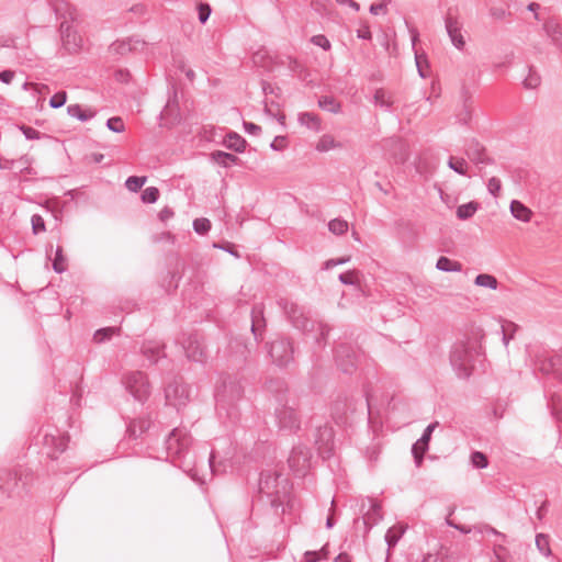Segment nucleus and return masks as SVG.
Wrapping results in <instances>:
<instances>
[{
	"instance_id": "nucleus-59",
	"label": "nucleus",
	"mask_w": 562,
	"mask_h": 562,
	"mask_svg": "<svg viewBox=\"0 0 562 562\" xmlns=\"http://www.w3.org/2000/svg\"><path fill=\"white\" fill-rule=\"evenodd\" d=\"M198 12H199V21L202 23V24H205L206 21L209 20L210 15H211V5L209 3H200L199 7H198Z\"/></svg>"
},
{
	"instance_id": "nucleus-49",
	"label": "nucleus",
	"mask_w": 562,
	"mask_h": 562,
	"mask_svg": "<svg viewBox=\"0 0 562 562\" xmlns=\"http://www.w3.org/2000/svg\"><path fill=\"white\" fill-rule=\"evenodd\" d=\"M159 198V190L156 187L146 188L140 195V199L144 203L153 204L157 202Z\"/></svg>"
},
{
	"instance_id": "nucleus-32",
	"label": "nucleus",
	"mask_w": 562,
	"mask_h": 562,
	"mask_svg": "<svg viewBox=\"0 0 562 562\" xmlns=\"http://www.w3.org/2000/svg\"><path fill=\"white\" fill-rule=\"evenodd\" d=\"M313 330H316L315 335V342L321 347L324 348L327 342L328 335L331 330V327L322 321L315 322V327Z\"/></svg>"
},
{
	"instance_id": "nucleus-45",
	"label": "nucleus",
	"mask_w": 562,
	"mask_h": 562,
	"mask_svg": "<svg viewBox=\"0 0 562 562\" xmlns=\"http://www.w3.org/2000/svg\"><path fill=\"white\" fill-rule=\"evenodd\" d=\"M119 330V328L116 327H104V328H100L98 329L94 335H93V340L95 342H104L109 339H111V337Z\"/></svg>"
},
{
	"instance_id": "nucleus-60",
	"label": "nucleus",
	"mask_w": 562,
	"mask_h": 562,
	"mask_svg": "<svg viewBox=\"0 0 562 562\" xmlns=\"http://www.w3.org/2000/svg\"><path fill=\"white\" fill-rule=\"evenodd\" d=\"M19 128L27 139H38L41 137V132L31 126L20 125Z\"/></svg>"
},
{
	"instance_id": "nucleus-5",
	"label": "nucleus",
	"mask_w": 562,
	"mask_h": 562,
	"mask_svg": "<svg viewBox=\"0 0 562 562\" xmlns=\"http://www.w3.org/2000/svg\"><path fill=\"white\" fill-rule=\"evenodd\" d=\"M269 389L279 392L278 402L279 406L276 407V419L281 430L294 432L300 429L301 419L296 412L295 404H290L285 400L283 391H286L285 383L282 380L270 381Z\"/></svg>"
},
{
	"instance_id": "nucleus-55",
	"label": "nucleus",
	"mask_w": 562,
	"mask_h": 562,
	"mask_svg": "<svg viewBox=\"0 0 562 562\" xmlns=\"http://www.w3.org/2000/svg\"><path fill=\"white\" fill-rule=\"evenodd\" d=\"M106 126L114 133H122L125 130L124 122L120 116L110 117L106 121Z\"/></svg>"
},
{
	"instance_id": "nucleus-35",
	"label": "nucleus",
	"mask_w": 562,
	"mask_h": 562,
	"mask_svg": "<svg viewBox=\"0 0 562 562\" xmlns=\"http://www.w3.org/2000/svg\"><path fill=\"white\" fill-rule=\"evenodd\" d=\"M480 204L475 201H471L464 204H461L457 207V216L459 220L465 221L471 218L475 212L479 210Z\"/></svg>"
},
{
	"instance_id": "nucleus-46",
	"label": "nucleus",
	"mask_w": 562,
	"mask_h": 562,
	"mask_svg": "<svg viewBox=\"0 0 562 562\" xmlns=\"http://www.w3.org/2000/svg\"><path fill=\"white\" fill-rule=\"evenodd\" d=\"M67 112L70 116L76 117L81 122H86L94 115V113L86 114L79 104L68 105Z\"/></svg>"
},
{
	"instance_id": "nucleus-56",
	"label": "nucleus",
	"mask_w": 562,
	"mask_h": 562,
	"mask_svg": "<svg viewBox=\"0 0 562 562\" xmlns=\"http://www.w3.org/2000/svg\"><path fill=\"white\" fill-rule=\"evenodd\" d=\"M392 2V0H382L380 3H372L369 8V12L373 15L386 14L387 5Z\"/></svg>"
},
{
	"instance_id": "nucleus-18",
	"label": "nucleus",
	"mask_w": 562,
	"mask_h": 562,
	"mask_svg": "<svg viewBox=\"0 0 562 562\" xmlns=\"http://www.w3.org/2000/svg\"><path fill=\"white\" fill-rule=\"evenodd\" d=\"M537 368L543 374H553L558 381L562 382V353L539 359Z\"/></svg>"
},
{
	"instance_id": "nucleus-14",
	"label": "nucleus",
	"mask_w": 562,
	"mask_h": 562,
	"mask_svg": "<svg viewBox=\"0 0 562 562\" xmlns=\"http://www.w3.org/2000/svg\"><path fill=\"white\" fill-rule=\"evenodd\" d=\"M59 33L63 48L68 54L78 53L82 47V37L69 21H61Z\"/></svg>"
},
{
	"instance_id": "nucleus-33",
	"label": "nucleus",
	"mask_w": 562,
	"mask_h": 562,
	"mask_svg": "<svg viewBox=\"0 0 562 562\" xmlns=\"http://www.w3.org/2000/svg\"><path fill=\"white\" fill-rule=\"evenodd\" d=\"M436 268L443 272H460L462 270V265L459 261L441 256L436 262Z\"/></svg>"
},
{
	"instance_id": "nucleus-51",
	"label": "nucleus",
	"mask_w": 562,
	"mask_h": 562,
	"mask_svg": "<svg viewBox=\"0 0 562 562\" xmlns=\"http://www.w3.org/2000/svg\"><path fill=\"white\" fill-rule=\"evenodd\" d=\"M193 229L200 235H205L211 229V222L205 217L195 218L193 221Z\"/></svg>"
},
{
	"instance_id": "nucleus-1",
	"label": "nucleus",
	"mask_w": 562,
	"mask_h": 562,
	"mask_svg": "<svg viewBox=\"0 0 562 562\" xmlns=\"http://www.w3.org/2000/svg\"><path fill=\"white\" fill-rule=\"evenodd\" d=\"M288 479L279 473L261 472L259 479V493L266 495L271 509L278 518L292 514L296 509V499L291 493Z\"/></svg>"
},
{
	"instance_id": "nucleus-62",
	"label": "nucleus",
	"mask_w": 562,
	"mask_h": 562,
	"mask_svg": "<svg viewBox=\"0 0 562 562\" xmlns=\"http://www.w3.org/2000/svg\"><path fill=\"white\" fill-rule=\"evenodd\" d=\"M490 15L495 20H504L510 12L502 7H492L490 9Z\"/></svg>"
},
{
	"instance_id": "nucleus-17",
	"label": "nucleus",
	"mask_w": 562,
	"mask_h": 562,
	"mask_svg": "<svg viewBox=\"0 0 562 562\" xmlns=\"http://www.w3.org/2000/svg\"><path fill=\"white\" fill-rule=\"evenodd\" d=\"M445 25L453 46L459 50H462L465 46V41L461 33L462 24L454 15L451 14L450 10L445 18Z\"/></svg>"
},
{
	"instance_id": "nucleus-12",
	"label": "nucleus",
	"mask_w": 562,
	"mask_h": 562,
	"mask_svg": "<svg viewBox=\"0 0 562 562\" xmlns=\"http://www.w3.org/2000/svg\"><path fill=\"white\" fill-rule=\"evenodd\" d=\"M335 361L341 372L352 374L357 368L358 353L351 345L340 342L335 348Z\"/></svg>"
},
{
	"instance_id": "nucleus-31",
	"label": "nucleus",
	"mask_w": 562,
	"mask_h": 562,
	"mask_svg": "<svg viewBox=\"0 0 562 562\" xmlns=\"http://www.w3.org/2000/svg\"><path fill=\"white\" fill-rule=\"evenodd\" d=\"M149 426L150 420L147 418L133 419L127 427V431L130 437L136 439L138 436L145 432Z\"/></svg>"
},
{
	"instance_id": "nucleus-21",
	"label": "nucleus",
	"mask_w": 562,
	"mask_h": 562,
	"mask_svg": "<svg viewBox=\"0 0 562 562\" xmlns=\"http://www.w3.org/2000/svg\"><path fill=\"white\" fill-rule=\"evenodd\" d=\"M251 333L256 341L263 339V333L266 329V319L263 316V306L256 304L251 308Z\"/></svg>"
},
{
	"instance_id": "nucleus-30",
	"label": "nucleus",
	"mask_w": 562,
	"mask_h": 562,
	"mask_svg": "<svg viewBox=\"0 0 562 562\" xmlns=\"http://www.w3.org/2000/svg\"><path fill=\"white\" fill-rule=\"evenodd\" d=\"M143 356L151 363H157L161 356H165L162 347L157 344L148 342L142 346Z\"/></svg>"
},
{
	"instance_id": "nucleus-29",
	"label": "nucleus",
	"mask_w": 562,
	"mask_h": 562,
	"mask_svg": "<svg viewBox=\"0 0 562 562\" xmlns=\"http://www.w3.org/2000/svg\"><path fill=\"white\" fill-rule=\"evenodd\" d=\"M510 213L515 218L521 222H529L532 215L531 210L518 200L510 202Z\"/></svg>"
},
{
	"instance_id": "nucleus-22",
	"label": "nucleus",
	"mask_w": 562,
	"mask_h": 562,
	"mask_svg": "<svg viewBox=\"0 0 562 562\" xmlns=\"http://www.w3.org/2000/svg\"><path fill=\"white\" fill-rule=\"evenodd\" d=\"M145 42L139 38L130 37L122 41H116L111 44L110 50L116 55H126L131 52L143 49Z\"/></svg>"
},
{
	"instance_id": "nucleus-3",
	"label": "nucleus",
	"mask_w": 562,
	"mask_h": 562,
	"mask_svg": "<svg viewBox=\"0 0 562 562\" xmlns=\"http://www.w3.org/2000/svg\"><path fill=\"white\" fill-rule=\"evenodd\" d=\"M245 379L240 373L225 374L215 390L216 408L225 411L229 418L236 417V405L244 397Z\"/></svg>"
},
{
	"instance_id": "nucleus-57",
	"label": "nucleus",
	"mask_w": 562,
	"mask_h": 562,
	"mask_svg": "<svg viewBox=\"0 0 562 562\" xmlns=\"http://www.w3.org/2000/svg\"><path fill=\"white\" fill-rule=\"evenodd\" d=\"M66 101H67L66 91H58L50 98L49 105L53 109H58V108H61L66 103Z\"/></svg>"
},
{
	"instance_id": "nucleus-63",
	"label": "nucleus",
	"mask_w": 562,
	"mask_h": 562,
	"mask_svg": "<svg viewBox=\"0 0 562 562\" xmlns=\"http://www.w3.org/2000/svg\"><path fill=\"white\" fill-rule=\"evenodd\" d=\"M311 42L314 45L319 46V47H322L325 50H328L330 48V42L328 41V38L325 35H322V34L321 35H314L311 38Z\"/></svg>"
},
{
	"instance_id": "nucleus-13",
	"label": "nucleus",
	"mask_w": 562,
	"mask_h": 562,
	"mask_svg": "<svg viewBox=\"0 0 562 562\" xmlns=\"http://www.w3.org/2000/svg\"><path fill=\"white\" fill-rule=\"evenodd\" d=\"M70 437L68 434H60L59 430H55V432L46 431L43 435V447L46 449V454L52 460H56L59 454H61L68 446Z\"/></svg>"
},
{
	"instance_id": "nucleus-25",
	"label": "nucleus",
	"mask_w": 562,
	"mask_h": 562,
	"mask_svg": "<svg viewBox=\"0 0 562 562\" xmlns=\"http://www.w3.org/2000/svg\"><path fill=\"white\" fill-rule=\"evenodd\" d=\"M223 145L236 153H243L246 149L247 140L236 132H229L223 140Z\"/></svg>"
},
{
	"instance_id": "nucleus-15",
	"label": "nucleus",
	"mask_w": 562,
	"mask_h": 562,
	"mask_svg": "<svg viewBox=\"0 0 562 562\" xmlns=\"http://www.w3.org/2000/svg\"><path fill=\"white\" fill-rule=\"evenodd\" d=\"M315 446L323 459L331 457L334 451V430L330 426L324 425L316 428Z\"/></svg>"
},
{
	"instance_id": "nucleus-11",
	"label": "nucleus",
	"mask_w": 562,
	"mask_h": 562,
	"mask_svg": "<svg viewBox=\"0 0 562 562\" xmlns=\"http://www.w3.org/2000/svg\"><path fill=\"white\" fill-rule=\"evenodd\" d=\"M288 464L291 471L299 477L306 475L312 464V452L303 445L294 446L289 459Z\"/></svg>"
},
{
	"instance_id": "nucleus-2",
	"label": "nucleus",
	"mask_w": 562,
	"mask_h": 562,
	"mask_svg": "<svg viewBox=\"0 0 562 562\" xmlns=\"http://www.w3.org/2000/svg\"><path fill=\"white\" fill-rule=\"evenodd\" d=\"M483 338L484 330L481 327H472L463 339L452 346L450 363L459 378L468 379L472 375L474 363L482 355Z\"/></svg>"
},
{
	"instance_id": "nucleus-50",
	"label": "nucleus",
	"mask_w": 562,
	"mask_h": 562,
	"mask_svg": "<svg viewBox=\"0 0 562 562\" xmlns=\"http://www.w3.org/2000/svg\"><path fill=\"white\" fill-rule=\"evenodd\" d=\"M518 326L513 322H506L502 325L503 333V342L505 346L509 344V340L514 338V333L517 330Z\"/></svg>"
},
{
	"instance_id": "nucleus-8",
	"label": "nucleus",
	"mask_w": 562,
	"mask_h": 562,
	"mask_svg": "<svg viewBox=\"0 0 562 562\" xmlns=\"http://www.w3.org/2000/svg\"><path fill=\"white\" fill-rule=\"evenodd\" d=\"M272 361L281 368L288 367L294 360V342L289 337H277L269 347Z\"/></svg>"
},
{
	"instance_id": "nucleus-9",
	"label": "nucleus",
	"mask_w": 562,
	"mask_h": 562,
	"mask_svg": "<svg viewBox=\"0 0 562 562\" xmlns=\"http://www.w3.org/2000/svg\"><path fill=\"white\" fill-rule=\"evenodd\" d=\"M356 400L347 394H338L330 406V416L339 426L349 424L351 415L356 412Z\"/></svg>"
},
{
	"instance_id": "nucleus-47",
	"label": "nucleus",
	"mask_w": 562,
	"mask_h": 562,
	"mask_svg": "<svg viewBox=\"0 0 562 562\" xmlns=\"http://www.w3.org/2000/svg\"><path fill=\"white\" fill-rule=\"evenodd\" d=\"M147 177L131 176L125 181V187L131 192H137L146 183Z\"/></svg>"
},
{
	"instance_id": "nucleus-43",
	"label": "nucleus",
	"mask_w": 562,
	"mask_h": 562,
	"mask_svg": "<svg viewBox=\"0 0 562 562\" xmlns=\"http://www.w3.org/2000/svg\"><path fill=\"white\" fill-rule=\"evenodd\" d=\"M328 229L334 235H344L348 231V222L342 218H334L329 221Z\"/></svg>"
},
{
	"instance_id": "nucleus-42",
	"label": "nucleus",
	"mask_w": 562,
	"mask_h": 562,
	"mask_svg": "<svg viewBox=\"0 0 562 562\" xmlns=\"http://www.w3.org/2000/svg\"><path fill=\"white\" fill-rule=\"evenodd\" d=\"M540 83H541L540 75L537 72V70L532 66H530L528 76L524 80V87L526 89H536L540 86Z\"/></svg>"
},
{
	"instance_id": "nucleus-27",
	"label": "nucleus",
	"mask_w": 562,
	"mask_h": 562,
	"mask_svg": "<svg viewBox=\"0 0 562 562\" xmlns=\"http://www.w3.org/2000/svg\"><path fill=\"white\" fill-rule=\"evenodd\" d=\"M211 159L215 164H217L224 168H228L234 165H238L240 162V159L236 155H233V154L226 153V151H222V150H215V151L211 153Z\"/></svg>"
},
{
	"instance_id": "nucleus-36",
	"label": "nucleus",
	"mask_w": 562,
	"mask_h": 562,
	"mask_svg": "<svg viewBox=\"0 0 562 562\" xmlns=\"http://www.w3.org/2000/svg\"><path fill=\"white\" fill-rule=\"evenodd\" d=\"M340 147H341V144L336 142L331 135L325 134L319 138L315 148L317 151L324 153V151H328L330 149L340 148Z\"/></svg>"
},
{
	"instance_id": "nucleus-44",
	"label": "nucleus",
	"mask_w": 562,
	"mask_h": 562,
	"mask_svg": "<svg viewBox=\"0 0 562 562\" xmlns=\"http://www.w3.org/2000/svg\"><path fill=\"white\" fill-rule=\"evenodd\" d=\"M536 547L546 557L551 554L549 536L544 533H538L536 536Z\"/></svg>"
},
{
	"instance_id": "nucleus-34",
	"label": "nucleus",
	"mask_w": 562,
	"mask_h": 562,
	"mask_svg": "<svg viewBox=\"0 0 562 562\" xmlns=\"http://www.w3.org/2000/svg\"><path fill=\"white\" fill-rule=\"evenodd\" d=\"M299 122L307 128L318 132L321 130V119L312 112H302L299 114Z\"/></svg>"
},
{
	"instance_id": "nucleus-26",
	"label": "nucleus",
	"mask_w": 562,
	"mask_h": 562,
	"mask_svg": "<svg viewBox=\"0 0 562 562\" xmlns=\"http://www.w3.org/2000/svg\"><path fill=\"white\" fill-rule=\"evenodd\" d=\"M461 97L463 99V109L458 114V121L461 124L467 125L471 121L472 100H471L470 92L465 86L462 87Z\"/></svg>"
},
{
	"instance_id": "nucleus-52",
	"label": "nucleus",
	"mask_w": 562,
	"mask_h": 562,
	"mask_svg": "<svg viewBox=\"0 0 562 562\" xmlns=\"http://www.w3.org/2000/svg\"><path fill=\"white\" fill-rule=\"evenodd\" d=\"M359 271L349 270L347 272L340 273L338 279L342 284L353 285L358 282Z\"/></svg>"
},
{
	"instance_id": "nucleus-4",
	"label": "nucleus",
	"mask_w": 562,
	"mask_h": 562,
	"mask_svg": "<svg viewBox=\"0 0 562 562\" xmlns=\"http://www.w3.org/2000/svg\"><path fill=\"white\" fill-rule=\"evenodd\" d=\"M192 438L186 429L175 428L165 441L167 454L186 472L193 470L195 456L191 450Z\"/></svg>"
},
{
	"instance_id": "nucleus-7",
	"label": "nucleus",
	"mask_w": 562,
	"mask_h": 562,
	"mask_svg": "<svg viewBox=\"0 0 562 562\" xmlns=\"http://www.w3.org/2000/svg\"><path fill=\"white\" fill-rule=\"evenodd\" d=\"M126 391L139 403H145L151 393L150 383L146 373L131 371L123 376Z\"/></svg>"
},
{
	"instance_id": "nucleus-19",
	"label": "nucleus",
	"mask_w": 562,
	"mask_h": 562,
	"mask_svg": "<svg viewBox=\"0 0 562 562\" xmlns=\"http://www.w3.org/2000/svg\"><path fill=\"white\" fill-rule=\"evenodd\" d=\"M49 5L57 20L74 23L77 19L76 9L66 0H50Z\"/></svg>"
},
{
	"instance_id": "nucleus-24",
	"label": "nucleus",
	"mask_w": 562,
	"mask_h": 562,
	"mask_svg": "<svg viewBox=\"0 0 562 562\" xmlns=\"http://www.w3.org/2000/svg\"><path fill=\"white\" fill-rule=\"evenodd\" d=\"M543 30L552 44L562 49V31L559 23L554 19H549L543 23Z\"/></svg>"
},
{
	"instance_id": "nucleus-23",
	"label": "nucleus",
	"mask_w": 562,
	"mask_h": 562,
	"mask_svg": "<svg viewBox=\"0 0 562 562\" xmlns=\"http://www.w3.org/2000/svg\"><path fill=\"white\" fill-rule=\"evenodd\" d=\"M369 508L362 517V524L364 526V533H368L370 529L382 519V507L372 498L368 499Z\"/></svg>"
},
{
	"instance_id": "nucleus-38",
	"label": "nucleus",
	"mask_w": 562,
	"mask_h": 562,
	"mask_svg": "<svg viewBox=\"0 0 562 562\" xmlns=\"http://www.w3.org/2000/svg\"><path fill=\"white\" fill-rule=\"evenodd\" d=\"M318 106L330 113H338L341 110V105L336 101L334 97L323 95L318 100Z\"/></svg>"
},
{
	"instance_id": "nucleus-64",
	"label": "nucleus",
	"mask_w": 562,
	"mask_h": 562,
	"mask_svg": "<svg viewBox=\"0 0 562 562\" xmlns=\"http://www.w3.org/2000/svg\"><path fill=\"white\" fill-rule=\"evenodd\" d=\"M243 126H244L245 132L250 135L258 136L261 133V126H259L252 122L244 121Z\"/></svg>"
},
{
	"instance_id": "nucleus-58",
	"label": "nucleus",
	"mask_w": 562,
	"mask_h": 562,
	"mask_svg": "<svg viewBox=\"0 0 562 562\" xmlns=\"http://www.w3.org/2000/svg\"><path fill=\"white\" fill-rule=\"evenodd\" d=\"M437 426H438V422H435V423L429 424V425L425 428V430H424V432H423L422 437L418 439V440H419V445H423V446H426V445H427V446H429V441H430V438H431V434H432V431L435 430V428H436Z\"/></svg>"
},
{
	"instance_id": "nucleus-54",
	"label": "nucleus",
	"mask_w": 562,
	"mask_h": 562,
	"mask_svg": "<svg viewBox=\"0 0 562 562\" xmlns=\"http://www.w3.org/2000/svg\"><path fill=\"white\" fill-rule=\"evenodd\" d=\"M385 95L386 93L383 89H376L373 99L376 105L389 110L392 105V102L386 100Z\"/></svg>"
},
{
	"instance_id": "nucleus-16",
	"label": "nucleus",
	"mask_w": 562,
	"mask_h": 562,
	"mask_svg": "<svg viewBox=\"0 0 562 562\" xmlns=\"http://www.w3.org/2000/svg\"><path fill=\"white\" fill-rule=\"evenodd\" d=\"M464 154L475 165H492L494 159L487 156L486 148L476 138L467 139L464 143Z\"/></svg>"
},
{
	"instance_id": "nucleus-48",
	"label": "nucleus",
	"mask_w": 562,
	"mask_h": 562,
	"mask_svg": "<svg viewBox=\"0 0 562 562\" xmlns=\"http://www.w3.org/2000/svg\"><path fill=\"white\" fill-rule=\"evenodd\" d=\"M471 463L476 469H485L488 465L487 456L481 451H473L471 453Z\"/></svg>"
},
{
	"instance_id": "nucleus-20",
	"label": "nucleus",
	"mask_w": 562,
	"mask_h": 562,
	"mask_svg": "<svg viewBox=\"0 0 562 562\" xmlns=\"http://www.w3.org/2000/svg\"><path fill=\"white\" fill-rule=\"evenodd\" d=\"M183 349L186 351L188 359L192 361L203 362L206 358L204 346L195 335H191L188 337V339L183 344Z\"/></svg>"
},
{
	"instance_id": "nucleus-41",
	"label": "nucleus",
	"mask_w": 562,
	"mask_h": 562,
	"mask_svg": "<svg viewBox=\"0 0 562 562\" xmlns=\"http://www.w3.org/2000/svg\"><path fill=\"white\" fill-rule=\"evenodd\" d=\"M66 257L64 256L63 247L57 246L55 258L53 260V270L56 273H63L67 269Z\"/></svg>"
},
{
	"instance_id": "nucleus-37",
	"label": "nucleus",
	"mask_w": 562,
	"mask_h": 562,
	"mask_svg": "<svg viewBox=\"0 0 562 562\" xmlns=\"http://www.w3.org/2000/svg\"><path fill=\"white\" fill-rule=\"evenodd\" d=\"M165 116H170L173 120H177L179 116V104L177 100V90L173 89L172 97H169V100L161 113Z\"/></svg>"
},
{
	"instance_id": "nucleus-61",
	"label": "nucleus",
	"mask_w": 562,
	"mask_h": 562,
	"mask_svg": "<svg viewBox=\"0 0 562 562\" xmlns=\"http://www.w3.org/2000/svg\"><path fill=\"white\" fill-rule=\"evenodd\" d=\"M501 188H502V184H501V180L496 177H492L488 182H487V189H488V192L493 195V196H498L499 194V191H501Z\"/></svg>"
},
{
	"instance_id": "nucleus-28",
	"label": "nucleus",
	"mask_w": 562,
	"mask_h": 562,
	"mask_svg": "<svg viewBox=\"0 0 562 562\" xmlns=\"http://www.w3.org/2000/svg\"><path fill=\"white\" fill-rule=\"evenodd\" d=\"M404 532L405 528L401 525H395L387 529L385 533V542L387 544L386 559H389L391 549H393L397 544L398 540L402 538Z\"/></svg>"
},
{
	"instance_id": "nucleus-10",
	"label": "nucleus",
	"mask_w": 562,
	"mask_h": 562,
	"mask_svg": "<svg viewBox=\"0 0 562 562\" xmlns=\"http://www.w3.org/2000/svg\"><path fill=\"white\" fill-rule=\"evenodd\" d=\"M166 404L180 408L190 401V387L182 378H175L165 387Z\"/></svg>"
},
{
	"instance_id": "nucleus-40",
	"label": "nucleus",
	"mask_w": 562,
	"mask_h": 562,
	"mask_svg": "<svg viewBox=\"0 0 562 562\" xmlns=\"http://www.w3.org/2000/svg\"><path fill=\"white\" fill-rule=\"evenodd\" d=\"M474 284L477 286L488 288L491 290H496L498 285L497 279L487 273H481L475 277Z\"/></svg>"
},
{
	"instance_id": "nucleus-39",
	"label": "nucleus",
	"mask_w": 562,
	"mask_h": 562,
	"mask_svg": "<svg viewBox=\"0 0 562 562\" xmlns=\"http://www.w3.org/2000/svg\"><path fill=\"white\" fill-rule=\"evenodd\" d=\"M448 167L452 169L454 172L461 176L468 175V162L462 157L451 156L448 160Z\"/></svg>"
},
{
	"instance_id": "nucleus-6",
	"label": "nucleus",
	"mask_w": 562,
	"mask_h": 562,
	"mask_svg": "<svg viewBox=\"0 0 562 562\" xmlns=\"http://www.w3.org/2000/svg\"><path fill=\"white\" fill-rule=\"evenodd\" d=\"M278 305L294 328L303 333L313 331L315 322L310 318L303 306L284 297L278 300Z\"/></svg>"
},
{
	"instance_id": "nucleus-53",
	"label": "nucleus",
	"mask_w": 562,
	"mask_h": 562,
	"mask_svg": "<svg viewBox=\"0 0 562 562\" xmlns=\"http://www.w3.org/2000/svg\"><path fill=\"white\" fill-rule=\"evenodd\" d=\"M31 224H32V231H33L34 235H37L40 233H44L46 231L45 221L38 214H34L32 216Z\"/></svg>"
}]
</instances>
